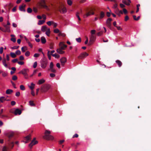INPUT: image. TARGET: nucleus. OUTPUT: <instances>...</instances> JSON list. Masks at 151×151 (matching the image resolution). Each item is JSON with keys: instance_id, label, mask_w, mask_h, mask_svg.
I'll use <instances>...</instances> for the list:
<instances>
[{"instance_id": "1", "label": "nucleus", "mask_w": 151, "mask_h": 151, "mask_svg": "<svg viewBox=\"0 0 151 151\" xmlns=\"http://www.w3.org/2000/svg\"><path fill=\"white\" fill-rule=\"evenodd\" d=\"M50 132L48 130H46L45 133V135L43 136V138L47 140H52L53 139V137L50 135Z\"/></svg>"}, {"instance_id": "2", "label": "nucleus", "mask_w": 151, "mask_h": 151, "mask_svg": "<svg viewBox=\"0 0 151 151\" xmlns=\"http://www.w3.org/2000/svg\"><path fill=\"white\" fill-rule=\"evenodd\" d=\"M29 70L28 69H23L19 72V73L23 74L25 78H27L28 75L27 73L29 72Z\"/></svg>"}, {"instance_id": "3", "label": "nucleus", "mask_w": 151, "mask_h": 151, "mask_svg": "<svg viewBox=\"0 0 151 151\" xmlns=\"http://www.w3.org/2000/svg\"><path fill=\"white\" fill-rule=\"evenodd\" d=\"M50 86L48 84H44L42 86L41 91L42 92H45L50 89Z\"/></svg>"}, {"instance_id": "4", "label": "nucleus", "mask_w": 151, "mask_h": 151, "mask_svg": "<svg viewBox=\"0 0 151 151\" xmlns=\"http://www.w3.org/2000/svg\"><path fill=\"white\" fill-rule=\"evenodd\" d=\"M6 59L5 58H3L2 61L3 64L6 68H9V69H10L9 68L8 65L6 63V60L9 61L10 60L9 55L8 54L6 55Z\"/></svg>"}, {"instance_id": "5", "label": "nucleus", "mask_w": 151, "mask_h": 151, "mask_svg": "<svg viewBox=\"0 0 151 151\" xmlns=\"http://www.w3.org/2000/svg\"><path fill=\"white\" fill-rule=\"evenodd\" d=\"M48 62L47 59L43 58L41 61V66L43 68H45L47 65Z\"/></svg>"}, {"instance_id": "6", "label": "nucleus", "mask_w": 151, "mask_h": 151, "mask_svg": "<svg viewBox=\"0 0 151 151\" xmlns=\"http://www.w3.org/2000/svg\"><path fill=\"white\" fill-rule=\"evenodd\" d=\"M89 54L86 52H82L78 57L79 59L83 60Z\"/></svg>"}, {"instance_id": "7", "label": "nucleus", "mask_w": 151, "mask_h": 151, "mask_svg": "<svg viewBox=\"0 0 151 151\" xmlns=\"http://www.w3.org/2000/svg\"><path fill=\"white\" fill-rule=\"evenodd\" d=\"M96 38V37L95 35H91L88 45L89 46L91 45L95 41Z\"/></svg>"}, {"instance_id": "8", "label": "nucleus", "mask_w": 151, "mask_h": 151, "mask_svg": "<svg viewBox=\"0 0 151 151\" xmlns=\"http://www.w3.org/2000/svg\"><path fill=\"white\" fill-rule=\"evenodd\" d=\"M42 4H40V6L42 8L45 9L49 11L50 10V8L46 4L45 1V0H41Z\"/></svg>"}, {"instance_id": "9", "label": "nucleus", "mask_w": 151, "mask_h": 151, "mask_svg": "<svg viewBox=\"0 0 151 151\" xmlns=\"http://www.w3.org/2000/svg\"><path fill=\"white\" fill-rule=\"evenodd\" d=\"M58 10L60 12L63 14L67 12L66 8L63 6H60L59 7Z\"/></svg>"}, {"instance_id": "10", "label": "nucleus", "mask_w": 151, "mask_h": 151, "mask_svg": "<svg viewBox=\"0 0 151 151\" xmlns=\"http://www.w3.org/2000/svg\"><path fill=\"white\" fill-rule=\"evenodd\" d=\"M112 20L111 18H109L107 19L106 22V26L111 29V22Z\"/></svg>"}, {"instance_id": "11", "label": "nucleus", "mask_w": 151, "mask_h": 151, "mask_svg": "<svg viewBox=\"0 0 151 151\" xmlns=\"http://www.w3.org/2000/svg\"><path fill=\"white\" fill-rule=\"evenodd\" d=\"M11 113H14L15 115H20L22 113L21 110L19 109H15L14 111L13 110H11L10 111Z\"/></svg>"}, {"instance_id": "12", "label": "nucleus", "mask_w": 151, "mask_h": 151, "mask_svg": "<svg viewBox=\"0 0 151 151\" xmlns=\"http://www.w3.org/2000/svg\"><path fill=\"white\" fill-rule=\"evenodd\" d=\"M38 142V141L36 140V138H34L31 142L29 144V146L30 148H31L34 145L37 144Z\"/></svg>"}, {"instance_id": "13", "label": "nucleus", "mask_w": 151, "mask_h": 151, "mask_svg": "<svg viewBox=\"0 0 151 151\" xmlns=\"http://www.w3.org/2000/svg\"><path fill=\"white\" fill-rule=\"evenodd\" d=\"M95 16H98L99 19H103L105 16V14L104 13L103 11H101L100 12V14L99 16L98 14H95Z\"/></svg>"}, {"instance_id": "14", "label": "nucleus", "mask_w": 151, "mask_h": 151, "mask_svg": "<svg viewBox=\"0 0 151 151\" xmlns=\"http://www.w3.org/2000/svg\"><path fill=\"white\" fill-rule=\"evenodd\" d=\"M7 144L9 145V147H8L9 148V150L13 148L14 145L13 142H11L9 140Z\"/></svg>"}, {"instance_id": "15", "label": "nucleus", "mask_w": 151, "mask_h": 151, "mask_svg": "<svg viewBox=\"0 0 151 151\" xmlns=\"http://www.w3.org/2000/svg\"><path fill=\"white\" fill-rule=\"evenodd\" d=\"M31 135L29 134V135L26 136L24 138V140L25 141L24 142L25 143H28L29 141H30L31 139Z\"/></svg>"}, {"instance_id": "16", "label": "nucleus", "mask_w": 151, "mask_h": 151, "mask_svg": "<svg viewBox=\"0 0 151 151\" xmlns=\"http://www.w3.org/2000/svg\"><path fill=\"white\" fill-rule=\"evenodd\" d=\"M60 61L62 65L64 66L65 63L67 61V59L66 58L63 57L60 59Z\"/></svg>"}, {"instance_id": "17", "label": "nucleus", "mask_w": 151, "mask_h": 151, "mask_svg": "<svg viewBox=\"0 0 151 151\" xmlns=\"http://www.w3.org/2000/svg\"><path fill=\"white\" fill-rule=\"evenodd\" d=\"M59 46L62 50H65V48L67 47V45L63 43V42H61L59 44Z\"/></svg>"}, {"instance_id": "18", "label": "nucleus", "mask_w": 151, "mask_h": 151, "mask_svg": "<svg viewBox=\"0 0 151 151\" xmlns=\"http://www.w3.org/2000/svg\"><path fill=\"white\" fill-rule=\"evenodd\" d=\"M13 6V5L11 3H9L8 4H6L4 6V7L5 8H7L8 9L9 11L11 8Z\"/></svg>"}, {"instance_id": "19", "label": "nucleus", "mask_w": 151, "mask_h": 151, "mask_svg": "<svg viewBox=\"0 0 151 151\" xmlns=\"http://www.w3.org/2000/svg\"><path fill=\"white\" fill-rule=\"evenodd\" d=\"M26 6L25 4H23V5L22 6H19V10L21 11H23L24 12H25V7Z\"/></svg>"}, {"instance_id": "20", "label": "nucleus", "mask_w": 151, "mask_h": 151, "mask_svg": "<svg viewBox=\"0 0 151 151\" xmlns=\"http://www.w3.org/2000/svg\"><path fill=\"white\" fill-rule=\"evenodd\" d=\"M62 50H63L60 47V48L58 49L56 51L58 53L63 54L65 52L63 51Z\"/></svg>"}, {"instance_id": "21", "label": "nucleus", "mask_w": 151, "mask_h": 151, "mask_svg": "<svg viewBox=\"0 0 151 151\" xmlns=\"http://www.w3.org/2000/svg\"><path fill=\"white\" fill-rule=\"evenodd\" d=\"M13 92V91L11 89H8L6 91V93L7 94H10Z\"/></svg>"}, {"instance_id": "22", "label": "nucleus", "mask_w": 151, "mask_h": 151, "mask_svg": "<svg viewBox=\"0 0 151 151\" xmlns=\"http://www.w3.org/2000/svg\"><path fill=\"white\" fill-rule=\"evenodd\" d=\"M4 27L5 28V29L6 30V32H10V28L9 26H7V25H4Z\"/></svg>"}, {"instance_id": "23", "label": "nucleus", "mask_w": 151, "mask_h": 151, "mask_svg": "<svg viewBox=\"0 0 151 151\" xmlns=\"http://www.w3.org/2000/svg\"><path fill=\"white\" fill-rule=\"evenodd\" d=\"M116 63L117 64L119 67H120L122 65V63L119 60H117L116 61Z\"/></svg>"}, {"instance_id": "24", "label": "nucleus", "mask_w": 151, "mask_h": 151, "mask_svg": "<svg viewBox=\"0 0 151 151\" xmlns=\"http://www.w3.org/2000/svg\"><path fill=\"white\" fill-rule=\"evenodd\" d=\"M41 42L42 44H45L46 42V40L45 38L44 37H41Z\"/></svg>"}, {"instance_id": "25", "label": "nucleus", "mask_w": 151, "mask_h": 151, "mask_svg": "<svg viewBox=\"0 0 151 151\" xmlns=\"http://www.w3.org/2000/svg\"><path fill=\"white\" fill-rule=\"evenodd\" d=\"M9 150V148L6 146H4L2 149V151H8Z\"/></svg>"}, {"instance_id": "26", "label": "nucleus", "mask_w": 151, "mask_h": 151, "mask_svg": "<svg viewBox=\"0 0 151 151\" xmlns=\"http://www.w3.org/2000/svg\"><path fill=\"white\" fill-rule=\"evenodd\" d=\"M45 81V80L43 79L40 80L38 81V84L39 85L43 83H44Z\"/></svg>"}, {"instance_id": "27", "label": "nucleus", "mask_w": 151, "mask_h": 151, "mask_svg": "<svg viewBox=\"0 0 151 151\" xmlns=\"http://www.w3.org/2000/svg\"><path fill=\"white\" fill-rule=\"evenodd\" d=\"M13 133H9L8 134V137L9 138V140H8V141H9V140L10 141V139L13 137Z\"/></svg>"}, {"instance_id": "28", "label": "nucleus", "mask_w": 151, "mask_h": 151, "mask_svg": "<svg viewBox=\"0 0 151 151\" xmlns=\"http://www.w3.org/2000/svg\"><path fill=\"white\" fill-rule=\"evenodd\" d=\"M91 15L90 12H87L86 14H85L83 15V17L84 18H86Z\"/></svg>"}, {"instance_id": "29", "label": "nucleus", "mask_w": 151, "mask_h": 151, "mask_svg": "<svg viewBox=\"0 0 151 151\" xmlns=\"http://www.w3.org/2000/svg\"><path fill=\"white\" fill-rule=\"evenodd\" d=\"M47 29V27L46 26H43L41 29V30L43 32H45Z\"/></svg>"}, {"instance_id": "30", "label": "nucleus", "mask_w": 151, "mask_h": 151, "mask_svg": "<svg viewBox=\"0 0 151 151\" xmlns=\"http://www.w3.org/2000/svg\"><path fill=\"white\" fill-rule=\"evenodd\" d=\"M10 55L11 57L13 58H15L17 56L16 54L14 52H11L10 53Z\"/></svg>"}, {"instance_id": "31", "label": "nucleus", "mask_w": 151, "mask_h": 151, "mask_svg": "<svg viewBox=\"0 0 151 151\" xmlns=\"http://www.w3.org/2000/svg\"><path fill=\"white\" fill-rule=\"evenodd\" d=\"M45 33L47 36H49L50 34V28L47 29V31Z\"/></svg>"}, {"instance_id": "32", "label": "nucleus", "mask_w": 151, "mask_h": 151, "mask_svg": "<svg viewBox=\"0 0 151 151\" xmlns=\"http://www.w3.org/2000/svg\"><path fill=\"white\" fill-rule=\"evenodd\" d=\"M45 22V20H39L38 23L39 25H41L43 24Z\"/></svg>"}, {"instance_id": "33", "label": "nucleus", "mask_w": 151, "mask_h": 151, "mask_svg": "<svg viewBox=\"0 0 151 151\" xmlns=\"http://www.w3.org/2000/svg\"><path fill=\"white\" fill-rule=\"evenodd\" d=\"M52 56L53 57H55V58H59L60 57V55L57 54H55L52 55Z\"/></svg>"}, {"instance_id": "34", "label": "nucleus", "mask_w": 151, "mask_h": 151, "mask_svg": "<svg viewBox=\"0 0 151 151\" xmlns=\"http://www.w3.org/2000/svg\"><path fill=\"white\" fill-rule=\"evenodd\" d=\"M35 85V84H33V83H31V86H30L29 87L31 90H32L34 89Z\"/></svg>"}, {"instance_id": "35", "label": "nucleus", "mask_w": 151, "mask_h": 151, "mask_svg": "<svg viewBox=\"0 0 151 151\" xmlns=\"http://www.w3.org/2000/svg\"><path fill=\"white\" fill-rule=\"evenodd\" d=\"M122 2L123 3L127 5H130V4L129 3H127V0H122Z\"/></svg>"}, {"instance_id": "36", "label": "nucleus", "mask_w": 151, "mask_h": 151, "mask_svg": "<svg viewBox=\"0 0 151 151\" xmlns=\"http://www.w3.org/2000/svg\"><path fill=\"white\" fill-rule=\"evenodd\" d=\"M22 52H24L27 50V47H22Z\"/></svg>"}, {"instance_id": "37", "label": "nucleus", "mask_w": 151, "mask_h": 151, "mask_svg": "<svg viewBox=\"0 0 151 151\" xmlns=\"http://www.w3.org/2000/svg\"><path fill=\"white\" fill-rule=\"evenodd\" d=\"M32 9L30 8L29 7L28 8L27 10V12L29 13H31L32 12Z\"/></svg>"}, {"instance_id": "38", "label": "nucleus", "mask_w": 151, "mask_h": 151, "mask_svg": "<svg viewBox=\"0 0 151 151\" xmlns=\"http://www.w3.org/2000/svg\"><path fill=\"white\" fill-rule=\"evenodd\" d=\"M20 88L21 90L24 91L25 90V88L23 85H21L20 86Z\"/></svg>"}, {"instance_id": "39", "label": "nucleus", "mask_w": 151, "mask_h": 151, "mask_svg": "<svg viewBox=\"0 0 151 151\" xmlns=\"http://www.w3.org/2000/svg\"><path fill=\"white\" fill-rule=\"evenodd\" d=\"M49 70H50L51 72L54 73H55L56 72V70L55 69L53 68L49 69Z\"/></svg>"}, {"instance_id": "40", "label": "nucleus", "mask_w": 151, "mask_h": 151, "mask_svg": "<svg viewBox=\"0 0 151 151\" xmlns=\"http://www.w3.org/2000/svg\"><path fill=\"white\" fill-rule=\"evenodd\" d=\"M50 51L49 50H48L47 54V56H48V59L50 60L51 59V55L50 54Z\"/></svg>"}, {"instance_id": "41", "label": "nucleus", "mask_w": 151, "mask_h": 151, "mask_svg": "<svg viewBox=\"0 0 151 151\" xmlns=\"http://www.w3.org/2000/svg\"><path fill=\"white\" fill-rule=\"evenodd\" d=\"M96 30L94 29L92 30L91 31V35H95L94 34L96 33Z\"/></svg>"}, {"instance_id": "42", "label": "nucleus", "mask_w": 151, "mask_h": 151, "mask_svg": "<svg viewBox=\"0 0 151 151\" xmlns=\"http://www.w3.org/2000/svg\"><path fill=\"white\" fill-rule=\"evenodd\" d=\"M29 105L32 106H35V104L34 103L33 101H29Z\"/></svg>"}, {"instance_id": "43", "label": "nucleus", "mask_w": 151, "mask_h": 151, "mask_svg": "<svg viewBox=\"0 0 151 151\" xmlns=\"http://www.w3.org/2000/svg\"><path fill=\"white\" fill-rule=\"evenodd\" d=\"M103 34V32L102 31H100L97 33V35L98 36H100L101 35Z\"/></svg>"}, {"instance_id": "44", "label": "nucleus", "mask_w": 151, "mask_h": 151, "mask_svg": "<svg viewBox=\"0 0 151 151\" xmlns=\"http://www.w3.org/2000/svg\"><path fill=\"white\" fill-rule=\"evenodd\" d=\"M17 79V77L16 76L14 75L12 77V79L14 81H16Z\"/></svg>"}, {"instance_id": "45", "label": "nucleus", "mask_w": 151, "mask_h": 151, "mask_svg": "<svg viewBox=\"0 0 151 151\" xmlns=\"http://www.w3.org/2000/svg\"><path fill=\"white\" fill-rule=\"evenodd\" d=\"M54 32L55 33H58L60 32V30L58 29L57 28L54 30Z\"/></svg>"}, {"instance_id": "46", "label": "nucleus", "mask_w": 151, "mask_h": 151, "mask_svg": "<svg viewBox=\"0 0 151 151\" xmlns=\"http://www.w3.org/2000/svg\"><path fill=\"white\" fill-rule=\"evenodd\" d=\"M67 3L69 5H71L72 4V1L70 0H67Z\"/></svg>"}, {"instance_id": "47", "label": "nucleus", "mask_w": 151, "mask_h": 151, "mask_svg": "<svg viewBox=\"0 0 151 151\" xmlns=\"http://www.w3.org/2000/svg\"><path fill=\"white\" fill-rule=\"evenodd\" d=\"M21 53V51L19 50H17L15 52L16 55H19Z\"/></svg>"}, {"instance_id": "48", "label": "nucleus", "mask_w": 151, "mask_h": 151, "mask_svg": "<svg viewBox=\"0 0 151 151\" xmlns=\"http://www.w3.org/2000/svg\"><path fill=\"white\" fill-rule=\"evenodd\" d=\"M52 23H54V22H53L52 21H48L47 22V24L49 26H50L52 24Z\"/></svg>"}, {"instance_id": "49", "label": "nucleus", "mask_w": 151, "mask_h": 151, "mask_svg": "<svg viewBox=\"0 0 151 151\" xmlns=\"http://www.w3.org/2000/svg\"><path fill=\"white\" fill-rule=\"evenodd\" d=\"M76 41L78 42H81V38L80 37L76 39Z\"/></svg>"}, {"instance_id": "50", "label": "nucleus", "mask_w": 151, "mask_h": 151, "mask_svg": "<svg viewBox=\"0 0 151 151\" xmlns=\"http://www.w3.org/2000/svg\"><path fill=\"white\" fill-rule=\"evenodd\" d=\"M25 55L26 56H28L30 55V52L29 51H27L25 53Z\"/></svg>"}, {"instance_id": "51", "label": "nucleus", "mask_w": 151, "mask_h": 151, "mask_svg": "<svg viewBox=\"0 0 151 151\" xmlns=\"http://www.w3.org/2000/svg\"><path fill=\"white\" fill-rule=\"evenodd\" d=\"M10 40L11 41H12L14 42H15L16 41V38L14 37H12Z\"/></svg>"}, {"instance_id": "52", "label": "nucleus", "mask_w": 151, "mask_h": 151, "mask_svg": "<svg viewBox=\"0 0 151 151\" xmlns=\"http://www.w3.org/2000/svg\"><path fill=\"white\" fill-rule=\"evenodd\" d=\"M50 49H53V44L52 43H51L50 44Z\"/></svg>"}, {"instance_id": "53", "label": "nucleus", "mask_w": 151, "mask_h": 151, "mask_svg": "<svg viewBox=\"0 0 151 151\" xmlns=\"http://www.w3.org/2000/svg\"><path fill=\"white\" fill-rule=\"evenodd\" d=\"M53 66H54V65H53V63L52 62H51L50 63V69L53 68Z\"/></svg>"}, {"instance_id": "54", "label": "nucleus", "mask_w": 151, "mask_h": 151, "mask_svg": "<svg viewBox=\"0 0 151 151\" xmlns=\"http://www.w3.org/2000/svg\"><path fill=\"white\" fill-rule=\"evenodd\" d=\"M19 47V46H14L11 47L12 49H18Z\"/></svg>"}, {"instance_id": "55", "label": "nucleus", "mask_w": 151, "mask_h": 151, "mask_svg": "<svg viewBox=\"0 0 151 151\" xmlns=\"http://www.w3.org/2000/svg\"><path fill=\"white\" fill-rule=\"evenodd\" d=\"M19 59L20 60H24V58L22 55H21L19 57Z\"/></svg>"}, {"instance_id": "56", "label": "nucleus", "mask_w": 151, "mask_h": 151, "mask_svg": "<svg viewBox=\"0 0 151 151\" xmlns=\"http://www.w3.org/2000/svg\"><path fill=\"white\" fill-rule=\"evenodd\" d=\"M18 59L17 58L14 59L12 60V62L13 63H15L17 62H18Z\"/></svg>"}, {"instance_id": "57", "label": "nucleus", "mask_w": 151, "mask_h": 151, "mask_svg": "<svg viewBox=\"0 0 151 151\" xmlns=\"http://www.w3.org/2000/svg\"><path fill=\"white\" fill-rule=\"evenodd\" d=\"M117 4H114L113 7H114V8L115 9H116V10H118V9L117 8Z\"/></svg>"}, {"instance_id": "58", "label": "nucleus", "mask_w": 151, "mask_h": 151, "mask_svg": "<svg viewBox=\"0 0 151 151\" xmlns=\"http://www.w3.org/2000/svg\"><path fill=\"white\" fill-rule=\"evenodd\" d=\"M37 65V62H35L33 65V67L34 68H35Z\"/></svg>"}, {"instance_id": "59", "label": "nucleus", "mask_w": 151, "mask_h": 151, "mask_svg": "<svg viewBox=\"0 0 151 151\" xmlns=\"http://www.w3.org/2000/svg\"><path fill=\"white\" fill-rule=\"evenodd\" d=\"M3 49L4 48L3 47H1L0 48V53L1 54L3 53Z\"/></svg>"}, {"instance_id": "60", "label": "nucleus", "mask_w": 151, "mask_h": 151, "mask_svg": "<svg viewBox=\"0 0 151 151\" xmlns=\"http://www.w3.org/2000/svg\"><path fill=\"white\" fill-rule=\"evenodd\" d=\"M17 63L18 64L21 65H23L24 63V62L23 61H18Z\"/></svg>"}, {"instance_id": "61", "label": "nucleus", "mask_w": 151, "mask_h": 151, "mask_svg": "<svg viewBox=\"0 0 151 151\" xmlns=\"http://www.w3.org/2000/svg\"><path fill=\"white\" fill-rule=\"evenodd\" d=\"M40 56V54L38 53H35L34 55V57H38Z\"/></svg>"}, {"instance_id": "62", "label": "nucleus", "mask_w": 151, "mask_h": 151, "mask_svg": "<svg viewBox=\"0 0 151 151\" xmlns=\"http://www.w3.org/2000/svg\"><path fill=\"white\" fill-rule=\"evenodd\" d=\"M11 83H12L13 86L14 88H16V85L12 81H11Z\"/></svg>"}, {"instance_id": "63", "label": "nucleus", "mask_w": 151, "mask_h": 151, "mask_svg": "<svg viewBox=\"0 0 151 151\" xmlns=\"http://www.w3.org/2000/svg\"><path fill=\"white\" fill-rule=\"evenodd\" d=\"M55 76V75L54 73H51L50 74V76L51 77H52V78L54 77Z\"/></svg>"}, {"instance_id": "64", "label": "nucleus", "mask_w": 151, "mask_h": 151, "mask_svg": "<svg viewBox=\"0 0 151 151\" xmlns=\"http://www.w3.org/2000/svg\"><path fill=\"white\" fill-rule=\"evenodd\" d=\"M11 105L12 106L15 105L16 104V102L14 101H12L11 102Z\"/></svg>"}]
</instances>
